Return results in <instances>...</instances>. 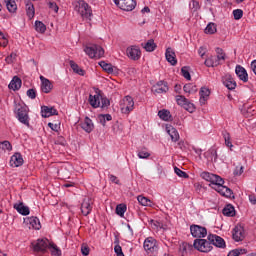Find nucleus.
Returning <instances> with one entry per match:
<instances>
[{"mask_svg":"<svg viewBox=\"0 0 256 256\" xmlns=\"http://www.w3.org/2000/svg\"><path fill=\"white\" fill-rule=\"evenodd\" d=\"M200 177H202L204 181H208V183L214 185L212 189L217 191V193H220L223 197H231V195H233V190L227 186H223L225 184V180H223L221 176L210 172H202Z\"/></svg>","mask_w":256,"mask_h":256,"instance_id":"nucleus-1","label":"nucleus"},{"mask_svg":"<svg viewBox=\"0 0 256 256\" xmlns=\"http://www.w3.org/2000/svg\"><path fill=\"white\" fill-rule=\"evenodd\" d=\"M15 111L18 121L23 125H29V108L21 101V98H15Z\"/></svg>","mask_w":256,"mask_h":256,"instance_id":"nucleus-2","label":"nucleus"},{"mask_svg":"<svg viewBox=\"0 0 256 256\" xmlns=\"http://www.w3.org/2000/svg\"><path fill=\"white\" fill-rule=\"evenodd\" d=\"M74 10L77 11L83 17V19H91V15L93 12L89 4H87L84 0H76L73 2Z\"/></svg>","mask_w":256,"mask_h":256,"instance_id":"nucleus-3","label":"nucleus"},{"mask_svg":"<svg viewBox=\"0 0 256 256\" xmlns=\"http://www.w3.org/2000/svg\"><path fill=\"white\" fill-rule=\"evenodd\" d=\"M193 247L194 249H196L197 251H200L201 253H209L210 251L213 250V246L211 245V240H209V238L195 239L193 243Z\"/></svg>","mask_w":256,"mask_h":256,"instance_id":"nucleus-4","label":"nucleus"},{"mask_svg":"<svg viewBox=\"0 0 256 256\" xmlns=\"http://www.w3.org/2000/svg\"><path fill=\"white\" fill-rule=\"evenodd\" d=\"M86 55H89L91 59H101L103 55H105V50L103 47L97 44H91L90 46H86L84 49Z\"/></svg>","mask_w":256,"mask_h":256,"instance_id":"nucleus-5","label":"nucleus"},{"mask_svg":"<svg viewBox=\"0 0 256 256\" xmlns=\"http://www.w3.org/2000/svg\"><path fill=\"white\" fill-rule=\"evenodd\" d=\"M89 103L94 109L99 107L107 109L111 105V101L107 97H89Z\"/></svg>","mask_w":256,"mask_h":256,"instance_id":"nucleus-6","label":"nucleus"},{"mask_svg":"<svg viewBox=\"0 0 256 256\" xmlns=\"http://www.w3.org/2000/svg\"><path fill=\"white\" fill-rule=\"evenodd\" d=\"M49 246L50 244L48 239H38L37 241L32 242L33 250L36 253H46Z\"/></svg>","mask_w":256,"mask_h":256,"instance_id":"nucleus-7","label":"nucleus"},{"mask_svg":"<svg viewBox=\"0 0 256 256\" xmlns=\"http://www.w3.org/2000/svg\"><path fill=\"white\" fill-rule=\"evenodd\" d=\"M115 5L122 9V11H133L137 6V2L135 0H113Z\"/></svg>","mask_w":256,"mask_h":256,"instance_id":"nucleus-8","label":"nucleus"},{"mask_svg":"<svg viewBox=\"0 0 256 256\" xmlns=\"http://www.w3.org/2000/svg\"><path fill=\"white\" fill-rule=\"evenodd\" d=\"M190 232L192 237H195L196 239L207 237V228L200 225H191Z\"/></svg>","mask_w":256,"mask_h":256,"instance_id":"nucleus-9","label":"nucleus"},{"mask_svg":"<svg viewBox=\"0 0 256 256\" xmlns=\"http://www.w3.org/2000/svg\"><path fill=\"white\" fill-rule=\"evenodd\" d=\"M126 55L132 61H139L141 59V49L138 46H131L126 49Z\"/></svg>","mask_w":256,"mask_h":256,"instance_id":"nucleus-10","label":"nucleus"},{"mask_svg":"<svg viewBox=\"0 0 256 256\" xmlns=\"http://www.w3.org/2000/svg\"><path fill=\"white\" fill-rule=\"evenodd\" d=\"M123 107L121 108L122 113L128 114L133 111L135 107V101L133 100V97H124L122 99Z\"/></svg>","mask_w":256,"mask_h":256,"instance_id":"nucleus-11","label":"nucleus"},{"mask_svg":"<svg viewBox=\"0 0 256 256\" xmlns=\"http://www.w3.org/2000/svg\"><path fill=\"white\" fill-rule=\"evenodd\" d=\"M144 249L147 251V253H156L158 247H157V240H155L153 237H148L144 241Z\"/></svg>","mask_w":256,"mask_h":256,"instance_id":"nucleus-12","label":"nucleus"},{"mask_svg":"<svg viewBox=\"0 0 256 256\" xmlns=\"http://www.w3.org/2000/svg\"><path fill=\"white\" fill-rule=\"evenodd\" d=\"M208 241H210V245H214V247H219L220 249H224L225 240L216 234H209Z\"/></svg>","mask_w":256,"mask_h":256,"instance_id":"nucleus-13","label":"nucleus"},{"mask_svg":"<svg viewBox=\"0 0 256 256\" xmlns=\"http://www.w3.org/2000/svg\"><path fill=\"white\" fill-rule=\"evenodd\" d=\"M232 238L234 241H243L245 239V229L241 225H237L232 230Z\"/></svg>","mask_w":256,"mask_h":256,"instance_id":"nucleus-14","label":"nucleus"},{"mask_svg":"<svg viewBox=\"0 0 256 256\" xmlns=\"http://www.w3.org/2000/svg\"><path fill=\"white\" fill-rule=\"evenodd\" d=\"M169 91V86L167 85V82L161 80L157 82L153 87H152V92L154 95H159L161 93H167Z\"/></svg>","mask_w":256,"mask_h":256,"instance_id":"nucleus-15","label":"nucleus"},{"mask_svg":"<svg viewBox=\"0 0 256 256\" xmlns=\"http://www.w3.org/2000/svg\"><path fill=\"white\" fill-rule=\"evenodd\" d=\"M222 83L229 89V91H233L237 87V82H235V79H233V76L231 74H226L222 78Z\"/></svg>","mask_w":256,"mask_h":256,"instance_id":"nucleus-16","label":"nucleus"},{"mask_svg":"<svg viewBox=\"0 0 256 256\" xmlns=\"http://www.w3.org/2000/svg\"><path fill=\"white\" fill-rule=\"evenodd\" d=\"M165 57L168 63H170V65H172L173 67L177 65V55L175 54V51L173 50V48L168 47L166 49Z\"/></svg>","mask_w":256,"mask_h":256,"instance_id":"nucleus-17","label":"nucleus"},{"mask_svg":"<svg viewBox=\"0 0 256 256\" xmlns=\"http://www.w3.org/2000/svg\"><path fill=\"white\" fill-rule=\"evenodd\" d=\"M235 73L237 77H239L240 81H243V83H247V81H249V74H247V70H245L243 66L237 65Z\"/></svg>","mask_w":256,"mask_h":256,"instance_id":"nucleus-18","label":"nucleus"},{"mask_svg":"<svg viewBox=\"0 0 256 256\" xmlns=\"http://www.w3.org/2000/svg\"><path fill=\"white\" fill-rule=\"evenodd\" d=\"M40 81L42 93H51L53 89V84L50 82V80L43 76H40Z\"/></svg>","mask_w":256,"mask_h":256,"instance_id":"nucleus-19","label":"nucleus"},{"mask_svg":"<svg viewBox=\"0 0 256 256\" xmlns=\"http://www.w3.org/2000/svg\"><path fill=\"white\" fill-rule=\"evenodd\" d=\"M93 207L91 206V200L89 198H85L81 204V212L84 217L91 214Z\"/></svg>","mask_w":256,"mask_h":256,"instance_id":"nucleus-20","label":"nucleus"},{"mask_svg":"<svg viewBox=\"0 0 256 256\" xmlns=\"http://www.w3.org/2000/svg\"><path fill=\"white\" fill-rule=\"evenodd\" d=\"M11 167H21L23 165V156L21 153H15L10 159Z\"/></svg>","mask_w":256,"mask_h":256,"instance_id":"nucleus-21","label":"nucleus"},{"mask_svg":"<svg viewBox=\"0 0 256 256\" xmlns=\"http://www.w3.org/2000/svg\"><path fill=\"white\" fill-rule=\"evenodd\" d=\"M81 128L86 133H91L93 129H95V126L93 125V120L89 117H85L84 121L81 123Z\"/></svg>","mask_w":256,"mask_h":256,"instance_id":"nucleus-22","label":"nucleus"},{"mask_svg":"<svg viewBox=\"0 0 256 256\" xmlns=\"http://www.w3.org/2000/svg\"><path fill=\"white\" fill-rule=\"evenodd\" d=\"M23 82L21 81V78L19 76H14L11 82L9 83L8 87L9 89H12V91H19L21 89V85Z\"/></svg>","mask_w":256,"mask_h":256,"instance_id":"nucleus-23","label":"nucleus"},{"mask_svg":"<svg viewBox=\"0 0 256 256\" xmlns=\"http://www.w3.org/2000/svg\"><path fill=\"white\" fill-rule=\"evenodd\" d=\"M166 131L168 135H170L171 140L174 143H177V141H179V132L177 131V129H175L173 126H167Z\"/></svg>","mask_w":256,"mask_h":256,"instance_id":"nucleus-24","label":"nucleus"},{"mask_svg":"<svg viewBox=\"0 0 256 256\" xmlns=\"http://www.w3.org/2000/svg\"><path fill=\"white\" fill-rule=\"evenodd\" d=\"M41 113H42V117L47 119V117H51L52 115H57V109L53 107L43 106Z\"/></svg>","mask_w":256,"mask_h":256,"instance_id":"nucleus-25","label":"nucleus"},{"mask_svg":"<svg viewBox=\"0 0 256 256\" xmlns=\"http://www.w3.org/2000/svg\"><path fill=\"white\" fill-rule=\"evenodd\" d=\"M26 223H29L31 225L32 229H36V230L41 229V222L39 221V218H37L35 216L27 218Z\"/></svg>","mask_w":256,"mask_h":256,"instance_id":"nucleus-26","label":"nucleus"},{"mask_svg":"<svg viewBox=\"0 0 256 256\" xmlns=\"http://www.w3.org/2000/svg\"><path fill=\"white\" fill-rule=\"evenodd\" d=\"M14 209L20 213V215H29L30 210L28 206H25L23 203L15 204Z\"/></svg>","mask_w":256,"mask_h":256,"instance_id":"nucleus-27","label":"nucleus"},{"mask_svg":"<svg viewBox=\"0 0 256 256\" xmlns=\"http://www.w3.org/2000/svg\"><path fill=\"white\" fill-rule=\"evenodd\" d=\"M193 249V245L187 243V242H183L182 244H180L179 247V252L182 256L187 255V253H189V251H191Z\"/></svg>","mask_w":256,"mask_h":256,"instance_id":"nucleus-28","label":"nucleus"},{"mask_svg":"<svg viewBox=\"0 0 256 256\" xmlns=\"http://www.w3.org/2000/svg\"><path fill=\"white\" fill-rule=\"evenodd\" d=\"M69 64L74 73H76L77 75H81L82 77L85 75V70L79 67V65L75 63V61L71 60Z\"/></svg>","mask_w":256,"mask_h":256,"instance_id":"nucleus-29","label":"nucleus"},{"mask_svg":"<svg viewBox=\"0 0 256 256\" xmlns=\"http://www.w3.org/2000/svg\"><path fill=\"white\" fill-rule=\"evenodd\" d=\"M222 136L226 147H229L230 151H233V142H231V134H229V132L227 131H223Z\"/></svg>","mask_w":256,"mask_h":256,"instance_id":"nucleus-30","label":"nucleus"},{"mask_svg":"<svg viewBox=\"0 0 256 256\" xmlns=\"http://www.w3.org/2000/svg\"><path fill=\"white\" fill-rule=\"evenodd\" d=\"M97 119L105 127L107 121H113V116L111 114H99Z\"/></svg>","mask_w":256,"mask_h":256,"instance_id":"nucleus-31","label":"nucleus"},{"mask_svg":"<svg viewBox=\"0 0 256 256\" xmlns=\"http://www.w3.org/2000/svg\"><path fill=\"white\" fill-rule=\"evenodd\" d=\"M223 215L226 217H234L235 215V207L233 205L228 204L225 206V208L222 210Z\"/></svg>","mask_w":256,"mask_h":256,"instance_id":"nucleus-32","label":"nucleus"},{"mask_svg":"<svg viewBox=\"0 0 256 256\" xmlns=\"http://www.w3.org/2000/svg\"><path fill=\"white\" fill-rule=\"evenodd\" d=\"M26 13L29 19H33L35 17V6L30 1L26 3Z\"/></svg>","mask_w":256,"mask_h":256,"instance_id":"nucleus-33","label":"nucleus"},{"mask_svg":"<svg viewBox=\"0 0 256 256\" xmlns=\"http://www.w3.org/2000/svg\"><path fill=\"white\" fill-rule=\"evenodd\" d=\"M204 33H206V35H215V33H217V24L210 22L206 26Z\"/></svg>","mask_w":256,"mask_h":256,"instance_id":"nucleus-34","label":"nucleus"},{"mask_svg":"<svg viewBox=\"0 0 256 256\" xmlns=\"http://www.w3.org/2000/svg\"><path fill=\"white\" fill-rule=\"evenodd\" d=\"M143 48L145 49V51H148V53H151L155 49H157V44H155V40L150 39L147 41V43L144 44Z\"/></svg>","mask_w":256,"mask_h":256,"instance_id":"nucleus-35","label":"nucleus"},{"mask_svg":"<svg viewBox=\"0 0 256 256\" xmlns=\"http://www.w3.org/2000/svg\"><path fill=\"white\" fill-rule=\"evenodd\" d=\"M4 2L6 3L9 13H15V11H17V3L15 0H4Z\"/></svg>","mask_w":256,"mask_h":256,"instance_id":"nucleus-36","label":"nucleus"},{"mask_svg":"<svg viewBox=\"0 0 256 256\" xmlns=\"http://www.w3.org/2000/svg\"><path fill=\"white\" fill-rule=\"evenodd\" d=\"M158 117L162 119V121H171V112L169 110H160L158 112Z\"/></svg>","mask_w":256,"mask_h":256,"instance_id":"nucleus-37","label":"nucleus"},{"mask_svg":"<svg viewBox=\"0 0 256 256\" xmlns=\"http://www.w3.org/2000/svg\"><path fill=\"white\" fill-rule=\"evenodd\" d=\"M204 65H206V67H217V65H219V60H217L215 56H210L205 60Z\"/></svg>","mask_w":256,"mask_h":256,"instance_id":"nucleus-38","label":"nucleus"},{"mask_svg":"<svg viewBox=\"0 0 256 256\" xmlns=\"http://www.w3.org/2000/svg\"><path fill=\"white\" fill-rule=\"evenodd\" d=\"M185 93H188V95H193L194 93H197V86L193 84H186L183 87Z\"/></svg>","mask_w":256,"mask_h":256,"instance_id":"nucleus-39","label":"nucleus"},{"mask_svg":"<svg viewBox=\"0 0 256 256\" xmlns=\"http://www.w3.org/2000/svg\"><path fill=\"white\" fill-rule=\"evenodd\" d=\"M137 200L138 203H140V205L143 207H151V200H149L147 197L140 195L137 197Z\"/></svg>","mask_w":256,"mask_h":256,"instance_id":"nucleus-40","label":"nucleus"},{"mask_svg":"<svg viewBox=\"0 0 256 256\" xmlns=\"http://www.w3.org/2000/svg\"><path fill=\"white\" fill-rule=\"evenodd\" d=\"M126 211H127V205L119 204L116 206V215H119V217H124Z\"/></svg>","mask_w":256,"mask_h":256,"instance_id":"nucleus-41","label":"nucleus"},{"mask_svg":"<svg viewBox=\"0 0 256 256\" xmlns=\"http://www.w3.org/2000/svg\"><path fill=\"white\" fill-rule=\"evenodd\" d=\"M246 253H247V249H245V248H238V249L231 250L228 253V256L246 255Z\"/></svg>","mask_w":256,"mask_h":256,"instance_id":"nucleus-42","label":"nucleus"},{"mask_svg":"<svg viewBox=\"0 0 256 256\" xmlns=\"http://www.w3.org/2000/svg\"><path fill=\"white\" fill-rule=\"evenodd\" d=\"M99 65L103 69V71H106V73H113V65L105 61H101Z\"/></svg>","mask_w":256,"mask_h":256,"instance_id":"nucleus-43","label":"nucleus"},{"mask_svg":"<svg viewBox=\"0 0 256 256\" xmlns=\"http://www.w3.org/2000/svg\"><path fill=\"white\" fill-rule=\"evenodd\" d=\"M0 149H2V151H13V146L11 142L5 140L0 142Z\"/></svg>","mask_w":256,"mask_h":256,"instance_id":"nucleus-44","label":"nucleus"},{"mask_svg":"<svg viewBox=\"0 0 256 256\" xmlns=\"http://www.w3.org/2000/svg\"><path fill=\"white\" fill-rule=\"evenodd\" d=\"M35 30L38 33H45V31H47V26H45V24H43V22H41V21H36L35 22Z\"/></svg>","mask_w":256,"mask_h":256,"instance_id":"nucleus-45","label":"nucleus"},{"mask_svg":"<svg viewBox=\"0 0 256 256\" xmlns=\"http://www.w3.org/2000/svg\"><path fill=\"white\" fill-rule=\"evenodd\" d=\"M89 97H103V91L99 90V88L93 87L90 89Z\"/></svg>","mask_w":256,"mask_h":256,"instance_id":"nucleus-46","label":"nucleus"},{"mask_svg":"<svg viewBox=\"0 0 256 256\" xmlns=\"http://www.w3.org/2000/svg\"><path fill=\"white\" fill-rule=\"evenodd\" d=\"M174 172L176 173V175H178V177H182L183 179L189 178V174L187 172L179 169L178 167H174Z\"/></svg>","mask_w":256,"mask_h":256,"instance_id":"nucleus-47","label":"nucleus"},{"mask_svg":"<svg viewBox=\"0 0 256 256\" xmlns=\"http://www.w3.org/2000/svg\"><path fill=\"white\" fill-rule=\"evenodd\" d=\"M181 73L184 79H187V81H191V74L189 73V68L187 66L181 68Z\"/></svg>","mask_w":256,"mask_h":256,"instance_id":"nucleus-48","label":"nucleus"},{"mask_svg":"<svg viewBox=\"0 0 256 256\" xmlns=\"http://www.w3.org/2000/svg\"><path fill=\"white\" fill-rule=\"evenodd\" d=\"M200 97H209L211 95V89L203 86L199 92Z\"/></svg>","mask_w":256,"mask_h":256,"instance_id":"nucleus-49","label":"nucleus"},{"mask_svg":"<svg viewBox=\"0 0 256 256\" xmlns=\"http://www.w3.org/2000/svg\"><path fill=\"white\" fill-rule=\"evenodd\" d=\"M217 61H225V52L221 48H216Z\"/></svg>","mask_w":256,"mask_h":256,"instance_id":"nucleus-50","label":"nucleus"},{"mask_svg":"<svg viewBox=\"0 0 256 256\" xmlns=\"http://www.w3.org/2000/svg\"><path fill=\"white\" fill-rule=\"evenodd\" d=\"M49 248L52 249L51 253L53 256H61V249H59L57 245L50 244Z\"/></svg>","mask_w":256,"mask_h":256,"instance_id":"nucleus-51","label":"nucleus"},{"mask_svg":"<svg viewBox=\"0 0 256 256\" xmlns=\"http://www.w3.org/2000/svg\"><path fill=\"white\" fill-rule=\"evenodd\" d=\"M138 157H139V159H149V157H151V153H149L145 149H142V150L138 151Z\"/></svg>","mask_w":256,"mask_h":256,"instance_id":"nucleus-52","label":"nucleus"},{"mask_svg":"<svg viewBox=\"0 0 256 256\" xmlns=\"http://www.w3.org/2000/svg\"><path fill=\"white\" fill-rule=\"evenodd\" d=\"M183 109L188 111V113H194V111H195V104L189 102V100H188V102H186L184 104V108Z\"/></svg>","mask_w":256,"mask_h":256,"instance_id":"nucleus-53","label":"nucleus"},{"mask_svg":"<svg viewBox=\"0 0 256 256\" xmlns=\"http://www.w3.org/2000/svg\"><path fill=\"white\" fill-rule=\"evenodd\" d=\"M234 19L236 21H239V19L243 18V10L241 9H236L233 11Z\"/></svg>","mask_w":256,"mask_h":256,"instance_id":"nucleus-54","label":"nucleus"},{"mask_svg":"<svg viewBox=\"0 0 256 256\" xmlns=\"http://www.w3.org/2000/svg\"><path fill=\"white\" fill-rule=\"evenodd\" d=\"M15 59H17V54L12 52L9 56L6 57L5 61L8 63V65H11Z\"/></svg>","mask_w":256,"mask_h":256,"instance_id":"nucleus-55","label":"nucleus"},{"mask_svg":"<svg viewBox=\"0 0 256 256\" xmlns=\"http://www.w3.org/2000/svg\"><path fill=\"white\" fill-rule=\"evenodd\" d=\"M114 251L117 256H125V254H123V249L121 248V245H119V242H117V244L115 245Z\"/></svg>","mask_w":256,"mask_h":256,"instance_id":"nucleus-56","label":"nucleus"},{"mask_svg":"<svg viewBox=\"0 0 256 256\" xmlns=\"http://www.w3.org/2000/svg\"><path fill=\"white\" fill-rule=\"evenodd\" d=\"M189 100H187V98L186 97H180V98H177L176 99V103L178 104V105H180V107H185V104L188 102Z\"/></svg>","mask_w":256,"mask_h":256,"instance_id":"nucleus-57","label":"nucleus"},{"mask_svg":"<svg viewBox=\"0 0 256 256\" xmlns=\"http://www.w3.org/2000/svg\"><path fill=\"white\" fill-rule=\"evenodd\" d=\"M49 9H52L53 11H55V13H59V6L57 5V3L55 2H49Z\"/></svg>","mask_w":256,"mask_h":256,"instance_id":"nucleus-58","label":"nucleus"},{"mask_svg":"<svg viewBox=\"0 0 256 256\" xmlns=\"http://www.w3.org/2000/svg\"><path fill=\"white\" fill-rule=\"evenodd\" d=\"M244 167L243 166H237L234 170V175H243Z\"/></svg>","mask_w":256,"mask_h":256,"instance_id":"nucleus-59","label":"nucleus"},{"mask_svg":"<svg viewBox=\"0 0 256 256\" xmlns=\"http://www.w3.org/2000/svg\"><path fill=\"white\" fill-rule=\"evenodd\" d=\"M26 94H27V97H36L37 92L35 91V89L31 88L27 90Z\"/></svg>","mask_w":256,"mask_h":256,"instance_id":"nucleus-60","label":"nucleus"},{"mask_svg":"<svg viewBox=\"0 0 256 256\" xmlns=\"http://www.w3.org/2000/svg\"><path fill=\"white\" fill-rule=\"evenodd\" d=\"M190 7H192L194 11H197V9H199V2L192 0V2L190 3Z\"/></svg>","mask_w":256,"mask_h":256,"instance_id":"nucleus-61","label":"nucleus"},{"mask_svg":"<svg viewBox=\"0 0 256 256\" xmlns=\"http://www.w3.org/2000/svg\"><path fill=\"white\" fill-rule=\"evenodd\" d=\"M8 44H9V41L7 40V38L5 36L3 38H0V46L1 47H5Z\"/></svg>","mask_w":256,"mask_h":256,"instance_id":"nucleus-62","label":"nucleus"},{"mask_svg":"<svg viewBox=\"0 0 256 256\" xmlns=\"http://www.w3.org/2000/svg\"><path fill=\"white\" fill-rule=\"evenodd\" d=\"M249 201L252 203V205H256V195L255 194H250L249 195Z\"/></svg>","mask_w":256,"mask_h":256,"instance_id":"nucleus-63","label":"nucleus"},{"mask_svg":"<svg viewBox=\"0 0 256 256\" xmlns=\"http://www.w3.org/2000/svg\"><path fill=\"white\" fill-rule=\"evenodd\" d=\"M81 251H82V255H84V256L89 255V247L82 246Z\"/></svg>","mask_w":256,"mask_h":256,"instance_id":"nucleus-64","label":"nucleus"}]
</instances>
